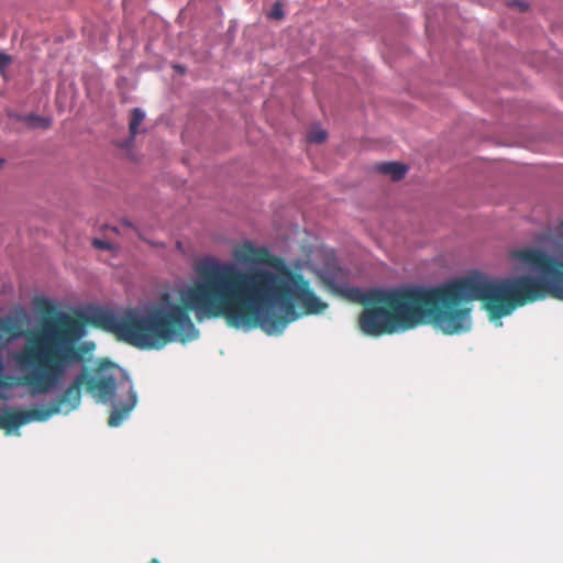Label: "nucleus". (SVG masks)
Listing matches in <instances>:
<instances>
[{
    "mask_svg": "<svg viewBox=\"0 0 563 563\" xmlns=\"http://www.w3.org/2000/svg\"><path fill=\"white\" fill-rule=\"evenodd\" d=\"M3 164V159L0 158V166Z\"/></svg>",
    "mask_w": 563,
    "mask_h": 563,
    "instance_id": "nucleus-16",
    "label": "nucleus"
},
{
    "mask_svg": "<svg viewBox=\"0 0 563 563\" xmlns=\"http://www.w3.org/2000/svg\"><path fill=\"white\" fill-rule=\"evenodd\" d=\"M375 170L388 175L395 181L405 178L407 174V166L396 162L380 163L375 166Z\"/></svg>",
    "mask_w": 563,
    "mask_h": 563,
    "instance_id": "nucleus-5",
    "label": "nucleus"
},
{
    "mask_svg": "<svg viewBox=\"0 0 563 563\" xmlns=\"http://www.w3.org/2000/svg\"><path fill=\"white\" fill-rule=\"evenodd\" d=\"M308 140L312 143H323L327 140V132L322 129H312L308 133Z\"/></svg>",
    "mask_w": 563,
    "mask_h": 563,
    "instance_id": "nucleus-8",
    "label": "nucleus"
},
{
    "mask_svg": "<svg viewBox=\"0 0 563 563\" xmlns=\"http://www.w3.org/2000/svg\"><path fill=\"white\" fill-rule=\"evenodd\" d=\"M92 245L99 250H111L112 249V245L110 242L100 240V239H93Z\"/></svg>",
    "mask_w": 563,
    "mask_h": 563,
    "instance_id": "nucleus-10",
    "label": "nucleus"
},
{
    "mask_svg": "<svg viewBox=\"0 0 563 563\" xmlns=\"http://www.w3.org/2000/svg\"><path fill=\"white\" fill-rule=\"evenodd\" d=\"M509 7L516 8L520 12H525L528 9V4L519 0H514L509 2Z\"/></svg>",
    "mask_w": 563,
    "mask_h": 563,
    "instance_id": "nucleus-12",
    "label": "nucleus"
},
{
    "mask_svg": "<svg viewBox=\"0 0 563 563\" xmlns=\"http://www.w3.org/2000/svg\"><path fill=\"white\" fill-rule=\"evenodd\" d=\"M268 16H269L271 19H273V20H280V19H283V18H284V12H283V7H282V4H280V3H278V2H276V3L273 5V8H272V10H271V12H269V14H268Z\"/></svg>",
    "mask_w": 563,
    "mask_h": 563,
    "instance_id": "nucleus-9",
    "label": "nucleus"
},
{
    "mask_svg": "<svg viewBox=\"0 0 563 563\" xmlns=\"http://www.w3.org/2000/svg\"><path fill=\"white\" fill-rule=\"evenodd\" d=\"M233 257L241 264L267 267L242 271L230 263L206 260L197 268L198 279L181 292L180 302L164 292L145 313L130 309L115 316L97 310L87 320L135 347L159 350L198 338L190 311L199 319L223 318L231 328H260L268 335H279L301 316L319 314L328 308L310 282L268 249L246 241L234 247Z\"/></svg>",
    "mask_w": 563,
    "mask_h": 563,
    "instance_id": "nucleus-1",
    "label": "nucleus"
},
{
    "mask_svg": "<svg viewBox=\"0 0 563 563\" xmlns=\"http://www.w3.org/2000/svg\"><path fill=\"white\" fill-rule=\"evenodd\" d=\"M24 320L21 316H4L0 318V344L8 345L14 340L25 335Z\"/></svg>",
    "mask_w": 563,
    "mask_h": 563,
    "instance_id": "nucleus-4",
    "label": "nucleus"
},
{
    "mask_svg": "<svg viewBox=\"0 0 563 563\" xmlns=\"http://www.w3.org/2000/svg\"><path fill=\"white\" fill-rule=\"evenodd\" d=\"M154 246H163V243H152Z\"/></svg>",
    "mask_w": 563,
    "mask_h": 563,
    "instance_id": "nucleus-15",
    "label": "nucleus"
},
{
    "mask_svg": "<svg viewBox=\"0 0 563 563\" xmlns=\"http://www.w3.org/2000/svg\"><path fill=\"white\" fill-rule=\"evenodd\" d=\"M509 258L537 272L539 277L519 275L490 280L472 274L437 287L372 289L365 294L341 284V269L324 271L320 279L333 294L362 302L357 322L368 336L400 333L419 325H432L443 334L454 335L472 328L471 309L464 303L479 300L490 319H500L548 295L563 300V260L536 247L511 250Z\"/></svg>",
    "mask_w": 563,
    "mask_h": 563,
    "instance_id": "nucleus-2",
    "label": "nucleus"
},
{
    "mask_svg": "<svg viewBox=\"0 0 563 563\" xmlns=\"http://www.w3.org/2000/svg\"><path fill=\"white\" fill-rule=\"evenodd\" d=\"M144 118H145V114L141 109L135 108L132 111L130 125H129L130 134L132 137H134L137 134L139 126L143 122Z\"/></svg>",
    "mask_w": 563,
    "mask_h": 563,
    "instance_id": "nucleus-7",
    "label": "nucleus"
},
{
    "mask_svg": "<svg viewBox=\"0 0 563 563\" xmlns=\"http://www.w3.org/2000/svg\"><path fill=\"white\" fill-rule=\"evenodd\" d=\"M34 307L41 314L40 323L26 333L23 347L12 358L21 373L19 384L32 395H47L71 367L85 362L95 345L81 342L87 332L84 317L59 311L44 297H36Z\"/></svg>",
    "mask_w": 563,
    "mask_h": 563,
    "instance_id": "nucleus-3",
    "label": "nucleus"
},
{
    "mask_svg": "<svg viewBox=\"0 0 563 563\" xmlns=\"http://www.w3.org/2000/svg\"><path fill=\"white\" fill-rule=\"evenodd\" d=\"M23 121L33 129H48L52 125V120L46 117L36 114L26 115Z\"/></svg>",
    "mask_w": 563,
    "mask_h": 563,
    "instance_id": "nucleus-6",
    "label": "nucleus"
},
{
    "mask_svg": "<svg viewBox=\"0 0 563 563\" xmlns=\"http://www.w3.org/2000/svg\"><path fill=\"white\" fill-rule=\"evenodd\" d=\"M176 69L179 70V71H184V68L180 67V66H176Z\"/></svg>",
    "mask_w": 563,
    "mask_h": 563,
    "instance_id": "nucleus-14",
    "label": "nucleus"
},
{
    "mask_svg": "<svg viewBox=\"0 0 563 563\" xmlns=\"http://www.w3.org/2000/svg\"><path fill=\"white\" fill-rule=\"evenodd\" d=\"M10 63L11 57L4 53H0V73H3Z\"/></svg>",
    "mask_w": 563,
    "mask_h": 563,
    "instance_id": "nucleus-11",
    "label": "nucleus"
},
{
    "mask_svg": "<svg viewBox=\"0 0 563 563\" xmlns=\"http://www.w3.org/2000/svg\"><path fill=\"white\" fill-rule=\"evenodd\" d=\"M123 225L129 227V228L132 227V224L129 221H124Z\"/></svg>",
    "mask_w": 563,
    "mask_h": 563,
    "instance_id": "nucleus-13",
    "label": "nucleus"
}]
</instances>
